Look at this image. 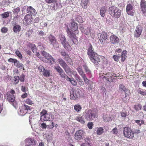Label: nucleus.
<instances>
[{
	"label": "nucleus",
	"instance_id": "nucleus-1",
	"mask_svg": "<svg viewBox=\"0 0 146 146\" xmlns=\"http://www.w3.org/2000/svg\"><path fill=\"white\" fill-rule=\"evenodd\" d=\"M71 25L72 26V31H71L68 27H67L66 32L70 38H74L72 41L73 43L75 44L76 43V41L77 42V40L76 38V35L78 34L79 31L78 29V24L75 22L73 19H71Z\"/></svg>",
	"mask_w": 146,
	"mask_h": 146
},
{
	"label": "nucleus",
	"instance_id": "nucleus-2",
	"mask_svg": "<svg viewBox=\"0 0 146 146\" xmlns=\"http://www.w3.org/2000/svg\"><path fill=\"white\" fill-rule=\"evenodd\" d=\"M85 118L88 121L93 120L94 119L97 118L98 116L97 111L89 110L86 111L85 113H84Z\"/></svg>",
	"mask_w": 146,
	"mask_h": 146
},
{
	"label": "nucleus",
	"instance_id": "nucleus-3",
	"mask_svg": "<svg viewBox=\"0 0 146 146\" xmlns=\"http://www.w3.org/2000/svg\"><path fill=\"white\" fill-rule=\"evenodd\" d=\"M109 12L112 17L117 19L119 18L121 14V11L118 8L114 6L109 7Z\"/></svg>",
	"mask_w": 146,
	"mask_h": 146
},
{
	"label": "nucleus",
	"instance_id": "nucleus-4",
	"mask_svg": "<svg viewBox=\"0 0 146 146\" xmlns=\"http://www.w3.org/2000/svg\"><path fill=\"white\" fill-rule=\"evenodd\" d=\"M123 132L124 136L125 137L129 139H132L134 137V132L129 127H124Z\"/></svg>",
	"mask_w": 146,
	"mask_h": 146
},
{
	"label": "nucleus",
	"instance_id": "nucleus-5",
	"mask_svg": "<svg viewBox=\"0 0 146 146\" xmlns=\"http://www.w3.org/2000/svg\"><path fill=\"white\" fill-rule=\"evenodd\" d=\"M134 7V5L132 1H128L126 7V11L128 15L131 16L134 15L135 11Z\"/></svg>",
	"mask_w": 146,
	"mask_h": 146
},
{
	"label": "nucleus",
	"instance_id": "nucleus-6",
	"mask_svg": "<svg viewBox=\"0 0 146 146\" xmlns=\"http://www.w3.org/2000/svg\"><path fill=\"white\" fill-rule=\"evenodd\" d=\"M116 74L112 72L106 73L104 76V78L110 82H113L117 79Z\"/></svg>",
	"mask_w": 146,
	"mask_h": 146
},
{
	"label": "nucleus",
	"instance_id": "nucleus-7",
	"mask_svg": "<svg viewBox=\"0 0 146 146\" xmlns=\"http://www.w3.org/2000/svg\"><path fill=\"white\" fill-rule=\"evenodd\" d=\"M60 38L61 42L64 47L68 51H70L71 48L70 45L68 42L66 41V38L65 36L62 35H61L60 36Z\"/></svg>",
	"mask_w": 146,
	"mask_h": 146
},
{
	"label": "nucleus",
	"instance_id": "nucleus-8",
	"mask_svg": "<svg viewBox=\"0 0 146 146\" xmlns=\"http://www.w3.org/2000/svg\"><path fill=\"white\" fill-rule=\"evenodd\" d=\"M58 61L60 65L63 68L67 73H69L71 72L70 68L67 65L65 61L62 58H59Z\"/></svg>",
	"mask_w": 146,
	"mask_h": 146
},
{
	"label": "nucleus",
	"instance_id": "nucleus-9",
	"mask_svg": "<svg viewBox=\"0 0 146 146\" xmlns=\"http://www.w3.org/2000/svg\"><path fill=\"white\" fill-rule=\"evenodd\" d=\"M78 73L83 79L85 83L86 84H89V80L86 77V74H85L82 66H78L76 69Z\"/></svg>",
	"mask_w": 146,
	"mask_h": 146
},
{
	"label": "nucleus",
	"instance_id": "nucleus-10",
	"mask_svg": "<svg viewBox=\"0 0 146 146\" xmlns=\"http://www.w3.org/2000/svg\"><path fill=\"white\" fill-rule=\"evenodd\" d=\"M108 38V35L107 33L102 32L100 34V37L99 38V40L101 44H104L107 42Z\"/></svg>",
	"mask_w": 146,
	"mask_h": 146
},
{
	"label": "nucleus",
	"instance_id": "nucleus-11",
	"mask_svg": "<svg viewBox=\"0 0 146 146\" xmlns=\"http://www.w3.org/2000/svg\"><path fill=\"white\" fill-rule=\"evenodd\" d=\"M15 91L13 90H11L10 92H7L6 94L7 98L10 102H13L15 100V97L14 94Z\"/></svg>",
	"mask_w": 146,
	"mask_h": 146
},
{
	"label": "nucleus",
	"instance_id": "nucleus-12",
	"mask_svg": "<svg viewBox=\"0 0 146 146\" xmlns=\"http://www.w3.org/2000/svg\"><path fill=\"white\" fill-rule=\"evenodd\" d=\"M23 107V109L20 110L21 113H22V115H24L27 113H30L31 110V108L30 106L26 104H24Z\"/></svg>",
	"mask_w": 146,
	"mask_h": 146
},
{
	"label": "nucleus",
	"instance_id": "nucleus-13",
	"mask_svg": "<svg viewBox=\"0 0 146 146\" xmlns=\"http://www.w3.org/2000/svg\"><path fill=\"white\" fill-rule=\"evenodd\" d=\"M89 58L93 63L96 65H98V62L100 61V59L99 56L97 54H95L92 57H91Z\"/></svg>",
	"mask_w": 146,
	"mask_h": 146
},
{
	"label": "nucleus",
	"instance_id": "nucleus-14",
	"mask_svg": "<svg viewBox=\"0 0 146 146\" xmlns=\"http://www.w3.org/2000/svg\"><path fill=\"white\" fill-rule=\"evenodd\" d=\"M50 44L53 46L58 47V44L56 38L51 34H50L48 37Z\"/></svg>",
	"mask_w": 146,
	"mask_h": 146
},
{
	"label": "nucleus",
	"instance_id": "nucleus-15",
	"mask_svg": "<svg viewBox=\"0 0 146 146\" xmlns=\"http://www.w3.org/2000/svg\"><path fill=\"white\" fill-rule=\"evenodd\" d=\"M84 131L82 130L81 129L77 131L74 135V138L77 140H80L82 137L83 136Z\"/></svg>",
	"mask_w": 146,
	"mask_h": 146
},
{
	"label": "nucleus",
	"instance_id": "nucleus-16",
	"mask_svg": "<svg viewBox=\"0 0 146 146\" xmlns=\"http://www.w3.org/2000/svg\"><path fill=\"white\" fill-rule=\"evenodd\" d=\"M33 20V17L32 15L27 14L24 17V23L26 25L30 24Z\"/></svg>",
	"mask_w": 146,
	"mask_h": 146
},
{
	"label": "nucleus",
	"instance_id": "nucleus-17",
	"mask_svg": "<svg viewBox=\"0 0 146 146\" xmlns=\"http://www.w3.org/2000/svg\"><path fill=\"white\" fill-rule=\"evenodd\" d=\"M42 55L46 58L48 60H49L51 63L52 62H55V59L52 56L48 53L44 51H41Z\"/></svg>",
	"mask_w": 146,
	"mask_h": 146
},
{
	"label": "nucleus",
	"instance_id": "nucleus-18",
	"mask_svg": "<svg viewBox=\"0 0 146 146\" xmlns=\"http://www.w3.org/2000/svg\"><path fill=\"white\" fill-rule=\"evenodd\" d=\"M142 31V29L140 26H137L134 32V36L136 38L139 37Z\"/></svg>",
	"mask_w": 146,
	"mask_h": 146
},
{
	"label": "nucleus",
	"instance_id": "nucleus-19",
	"mask_svg": "<svg viewBox=\"0 0 146 146\" xmlns=\"http://www.w3.org/2000/svg\"><path fill=\"white\" fill-rule=\"evenodd\" d=\"M110 40L111 43L113 44H116L119 42V38L115 35H111L110 37Z\"/></svg>",
	"mask_w": 146,
	"mask_h": 146
},
{
	"label": "nucleus",
	"instance_id": "nucleus-20",
	"mask_svg": "<svg viewBox=\"0 0 146 146\" xmlns=\"http://www.w3.org/2000/svg\"><path fill=\"white\" fill-rule=\"evenodd\" d=\"M140 7L143 13H146V1L145 0H141Z\"/></svg>",
	"mask_w": 146,
	"mask_h": 146
},
{
	"label": "nucleus",
	"instance_id": "nucleus-21",
	"mask_svg": "<svg viewBox=\"0 0 146 146\" xmlns=\"http://www.w3.org/2000/svg\"><path fill=\"white\" fill-rule=\"evenodd\" d=\"M93 48L91 44L90 43L89 45V47L88 49L87 54L89 56V58L91 57H92L95 54H97L94 52V50L92 49Z\"/></svg>",
	"mask_w": 146,
	"mask_h": 146
},
{
	"label": "nucleus",
	"instance_id": "nucleus-22",
	"mask_svg": "<svg viewBox=\"0 0 146 146\" xmlns=\"http://www.w3.org/2000/svg\"><path fill=\"white\" fill-rule=\"evenodd\" d=\"M74 93L75 95L77 96L78 98L80 97L82 93V91L79 88H78L75 87L72 88L71 90Z\"/></svg>",
	"mask_w": 146,
	"mask_h": 146
},
{
	"label": "nucleus",
	"instance_id": "nucleus-23",
	"mask_svg": "<svg viewBox=\"0 0 146 146\" xmlns=\"http://www.w3.org/2000/svg\"><path fill=\"white\" fill-rule=\"evenodd\" d=\"M27 13L30 15H34L36 14L35 10L31 6L28 7L27 8Z\"/></svg>",
	"mask_w": 146,
	"mask_h": 146
},
{
	"label": "nucleus",
	"instance_id": "nucleus-24",
	"mask_svg": "<svg viewBox=\"0 0 146 146\" xmlns=\"http://www.w3.org/2000/svg\"><path fill=\"white\" fill-rule=\"evenodd\" d=\"M90 0H81L80 3V5L81 7L83 9H86L87 8V5Z\"/></svg>",
	"mask_w": 146,
	"mask_h": 146
},
{
	"label": "nucleus",
	"instance_id": "nucleus-25",
	"mask_svg": "<svg viewBox=\"0 0 146 146\" xmlns=\"http://www.w3.org/2000/svg\"><path fill=\"white\" fill-rule=\"evenodd\" d=\"M66 80L67 81H69L72 85L73 86H76L77 84V82L76 80L73 78H70L68 76H67V78H66Z\"/></svg>",
	"mask_w": 146,
	"mask_h": 146
},
{
	"label": "nucleus",
	"instance_id": "nucleus-26",
	"mask_svg": "<svg viewBox=\"0 0 146 146\" xmlns=\"http://www.w3.org/2000/svg\"><path fill=\"white\" fill-rule=\"evenodd\" d=\"M119 90L121 91H124L125 93V95L127 96L128 94L126 93L127 89L123 84H120L119 85Z\"/></svg>",
	"mask_w": 146,
	"mask_h": 146
},
{
	"label": "nucleus",
	"instance_id": "nucleus-27",
	"mask_svg": "<svg viewBox=\"0 0 146 146\" xmlns=\"http://www.w3.org/2000/svg\"><path fill=\"white\" fill-rule=\"evenodd\" d=\"M21 26L18 25H16L13 27V30L15 33L19 32L21 30Z\"/></svg>",
	"mask_w": 146,
	"mask_h": 146
},
{
	"label": "nucleus",
	"instance_id": "nucleus-28",
	"mask_svg": "<svg viewBox=\"0 0 146 146\" xmlns=\"http://www.w3.org/2000/svg\"><path fill=\"white\" fill-rule=\"evenodd\" d=\"M25 143H28L30 145H33L35 144V141L33 139L28 138L25 140Z\"/></svg>",
	"mask_w": 146,
	"mask_h": 146
},
{
	"label": "nucleus",
	"instance_id": "nucleus-29",
	"mask_svg": "<svg viewBox=\"0 0 146 146\" xmlns=\"http://www.w3.org/2000/svg\"><path fill=\"white\" fill-rule=\"evenodd\" d=\"M28 46L29 48H30L32 50L33 53H36L37 52L35 44L29 43L28 44Z\"/></svg>",
	"mask_w": 146,
	"mask_h": 146
},
{
	"label": "nucleus",
	"instance_id": "nucleus-30",
	"mask_svg": "<svg viewBox=\"0 0 146 146\" xmlns=\"http://www.w3.org/2000/svg\"><path fill=\"white\" fill-rule=\"evenodd\" d=\"M14 65L20 69H23V70H25L24 66L22 64L20 63L19 61L17 60L16 62H14Z\"/></svg>",
	"mask_w": 146,
	"mask_h": 146
},
{
	"label": "nucleus",
	"instance_id": "nucleus-31",
	"mask_svg": "<svg viewBox=\"0 0 146 146\" xmlns=\"http://www.w3.org/2000/svg\"><path fill=\"white\" fill-rule=\"evenodd\" d=\"M83 67L86 72L87 73L90 77L91 76V71L88 68L87 65L86 64H84L83 65Z\"/></svg>",
	"mask_w": 146,
	"mask_h": 146
},
{
	"label": "nucleus",
	"instance_id": "nucleus-32",
	"mask_svg": "<svg viewBox=\"0 0 146 146\" xmlns=\"http://www.w3.org/2000/svg\"><path fill=\"white\" fill-rule=\"evenodd\" d=\"M51 116V115H50L49 113H48L46 115H45L44 117H43V118H41L40 120L42 121H50V117Z\"/></svg>",
	"mask_w": 146,
	"mask_h": 146
},
{
	"label": "nucleus",
	"instance_id": "nucleus-33",
	"mask_svg": "<svg viewBox=\"0 0 146 146\" xmlns=\"http://www.w3.org/2000/svg\"><path fill=\"white\" fill-rule=\"evenodd\" d=\"M25 102L27 104L31 106H34V102L31 100V98H28L25 100Z\"/></svg>",
	"mask_w": 146,
	"mask_h": 146
},
{
	"label": "nucleus",
	"instance_id": "nucleus-34",
	"mask_svg": "<svg viewBox=\"0 0 146 146\" xmlns=\"http://www.w3.org/2000/svg\"><path fill=\"white\" fill-rule=\"evenodd\" d=\"M127 54V51L125 50H123L121 54V61L122 62H123L125 60L126 58V54Z\"/></svg>",
	"mask_w": 146,
	"mask_h": 146
},
{
	"label": "nucleus",
	"instance_id": "nucleus-35",
	"mask_svg": "<svg viewBox=\"0 0 146 146\" xmlns=\"http://www.w3.org/2000/svg\"><path fill=\"white\" fill-rule=\"evenodd\" d=\"M76 120L82 124H84L85 121L82 116H78L76 118Z\"/></svg>",
	"mask_w": 146,
	"mask_h": 146
},
{
	"label": "nucleus",
	"instance_id": "nucleus-36",
	"mask_svg": "<svg viewBox=\"0 0 146 146\" xmlns=\"http://www.w3.org/2000/svg\"><path fill=\"white\" fill-rule=\"evenodd\" d=\"M60 53L61 55L63 56L64 58L65 61L70 58L69 55L65 52H61Z\"/></svg>",
	"mask_w": 146,
	"mask_h": 146
},
{
	"label": "nucleus",
	"instance_id": "nucleus-37",
	"mask_svg": "<svg viewBox=\"0 0 146 146\" xmlns=\"http://www.w3.org/2000/svg\"><path fill=\"white\" fill-rule=\"evenodd\" d=\"M100 11L101 16L102 17H104L106 11V7H102L100 10Z\"/></svg>",
	"mask_w": 146,
	"mask_h": 146
},
{
	"label": "nucleus",
	"instance_id": "nucleus-38",
	"mask_svg": "<svg viewBox=\"0 0 146 146\" xmlns=\"http://www.w3.org/2000/svg\"><path fill=\"white\" fill-rule=\"evenodd\" d=\"M70 98L71 99L73 100H76L78 99L77 96L75 95L74 93H73V92L71 91H70Z\"/></svg>",
	"mask_w": 146,
	"mask_h": 146
},
{
	"label": "nucleus",
	"instance_id": "nucleus-39",
	"mask_svg": "<svg viewBox=\"0 0 146 146\" xmlns=\"http://www.w3.org/2000/svg\"><path fill=\"white\" fill-rule=\"evenodd\" d=\"M20 11V8L19 7H17L15 9H14L13 10V12L14 14H17ZM18 15H17V16L16 17H15L14 18H18Z\"/></svg>",
	"mask_w": 146,
	"mask_h": 146
},
{
	"label": "nucleus",
	"instance_id": "nucleus-40",
	"mask_svg": "<svg viewBox=\"0 0 146 146\" xmlns=\"http://www.w3.org/2000/svg\"><path fill=\"white\" fill-rule=\"evenodd\" d=\"M76 21L79 23H82L83 22V20L82 17L79 15H77L75 18Z\"/></svg>",
	"mask_w": 146,
	"mask_h": 146
},
{
	"label": "nucleus",
	"instance_id": "nucleus-41",
	"mask_svg": "<svg viewBox=\"0 0 146 146\" xmlns=\"http://www.w3.org/2000/svg\"><path fill=\"white\" fill-rule=\"evenodd\" d=\"M2 18L3 19H6L9 16V12H6L1 14L0 15Z\"/></svg>",
	"mask_w": 146,
	"mask_h": 146
},
{
	"label": "nucleus",
	"instance_id": "nucleus-42",
	"mask_svg": "<svg viewBox=\"0 0 146 146\" xmlns=\"http://www.w3.org/2000/svg\"><path fill=\"white\" fill-rule=\"evenodd\" d=\"M43 75L47 77L50 76V70H44L43 72Z\"/></svg>",
	"mask_w": 146,
	"mask_h": 146
},
{
	"label": "nucleus",
	"instance_id": "nucleus-43",
	"mask_svg": "<svg viewBox=\"0 0 146 146\" xmlns=\"http://www.w3.org/2000/svg\"><path fill=\"white\" fill-rule=\"evenodd\" d=\"M74 109L77 112L80 111L82 108L80 105L79 104H76L74 106Z\"/></svg>",
	"mask_w": 146,
	"mask_h": 146
},
{
	"label": "nucleus",
	"instance_id": "nucleus-44",
	"mask_svg": "<svg viewBox=\"0 0 146 146\" xmlns=\"http://www.w3.org/2000/svg\"><path fill=\"white\" fill-rule=\"evenodd\" d=\"M48 113L47 110L44 109H43L40 113V115H41L40 119L42 118H43V117H44V116Z\"/></svg>",
	"mask_w": 146,
	"mask_h": 146
},
{
	"label": "nucleus",
	"instance_id": "nucleus-45",
	"mask_svg": "<svg viewBox=\"0 0 146 146\" xmlns=\"http://www.w3.org/2000/svg\"><path fill=\"white\" fill-rule=\"evenodd\" d=\"M104 129L102 127H99L98 128L97 130V135H101L103 132Z\"/></svg>",
	"mask_w": 146,
	"mask_h": 146
},
{
	"label": "nucleus",
	"instance_id": "nucleus-46",
	"mask_svg": "<svg viewBox=\"0 0 146 146\" xmlns=\"http://www.w3.org/2000/svg\"><path fill=\"white\" fill-rule=\"evenodd\" d=\"M20 79V78L19 76H15L13 78L14 84H17L19 81Z\"/></svg>",
	"mask_w": 146,
	"mask_h": 146
},
{
	"label": "nucleus",
	"instance_id": "nucleus-47",
	"mask_svg": "<svg viewBox=\"0 0 146 146\" xmlns=\"http://www.w3.org/2000/svg\"><path fill=\"white\" fill-rule=\"evenodd\" d=\"M142 108L141 105L139 104H138L136 105H134V108L136 111H138L141 110Z\"/></svg>",
	"mask_w": 146,
	"mask_h": 146
},
{
	"label": "nucleus",
	"instance_id": "nucleus-48",
	"mask_svg": "<svg viewBox=\"0 0 146 146\" xmlns=\"http://www.w3.org/2000/svg\"><path fill=\"white\" fill-rule=\"evenodd\" d=\"M103 118L104 121H108L111 120V117L108 115H104Z\"/></svg>",
	"mask_w": 146,
	"mask_h": 146
},
{
	"label": "nucleus",
	"instance_id": "nucleus-49",
	"mask_svg": "<svg viewBox=\"0 0 146 146\" xmlns=\"http://www.w3.org/2000/svg\"><path fill=\"white\" fill-rule=\"evenodd\" d=\"M59 74L61 77L64 78H66H66H67V76H68L65 74L63 70L61 71V72H60Z\"/></svg>",
	"mask_w": 146,
	"mask_h": 146
},
{
	"label": "nucleus",
	"instance_id": "nucleus-50",
	"mask_svg": "<svg viewBox=\"0 0 146 146\" xmlns=\"http://www.w3.org/2000/svg\"><path fill=\"white\" fill-rule=\"evenodd\" d=\"M54 68L56 70L59 74L63 70L62 68L59 66H54Z\"/></svg>",
	"mask_w": 146,
	"mask_h": 146
},
{
	"label": "nucleus",
	"instance_id": "nucleus-51",
	"mask_svg": "<svg viewBox=\"0 0 146 146\" xmlns=\"http://www.w3.org/2000/svg\"><path fill=\"white\" fill-rule=\"evenodd\" d=\"M33 32V31L32 30H29L27 31L26 34V35L27 36H30L32 34Z\"/></svg>",
	"mask_w": 146,
	"mask_h": 146
},
{
	"label": "nucleus",
	"instance_id": "nucleus-52",
	"mask_svg": "<svg viewBox=\"0 0 146 146\" xmlns=\"http://www.w3.org/2000/svg\"><path fill=\"white\" fill-rule=\"evenodd\" d=\"M135 122L140 126H141L142 124H143L144 123V121L142 120H135Z\"/></svg>",
	"mask_w": 146,
	"mask_h": 146
},
{
	"label": "nucleus",
	"instance_id": "nucleus-53",
	"mask_svg": "<svg viewBox=\"0 0 146 146\" xmlns=\"http://www.w3.org/2000/svg\"><path fill=\"white\" fill-rule=\"evenodd\" d=\"M8 29L5 27H4L2 28L1 29V31L3 33H7L8 31Z\"/></svg>",
	"mask_w": 146,
	"mask_h": 146
},
{
	"label": "nucleus",
	"instance_id": "nucleus-54",
	"mask_svg": "<svg viewBox=\"0 0 146 146\" xmlns=\"http://www.w3.org/2000/svg\"><path fill=\"white\" fill-rule=\"evenodd\" d=\"M72 73L74 78L76 79L79 76L78 74H77L76 71V70H73L72 71H71V72L70 73Z\"/></svg>",
	"mask_w": 146,
	"mask_h": 146
},
{
	"label": "nucleus",
	"instance_id": "nucleus-55",
	"mask_svg": "<svg viewBox=\"0 0 146 146\" xmlns=\"http://www.w3.org/2000/svg\"><path fill=\"white\" fill-rule=\"evenodd\" d=\"M84 140L85 142L86 143H85L86 145H91L90 143V139L89 137H86L85 139Z\"/></svg>",
	"mask_w": 146,
	"mask_h": 146
},
{
	"label": "nucleus",
	"instance_id": "nucleus-56",
	"mask_svg": "<svg viewBox=\"0 0 146 146\" xmlns=\"http://www.w3.org/2000/svg\"><path fill=\"white\" fill-rule=\"evenodd\" d=\"M56 8L55 7V6L53 7V8L54 9H59L62 7L61 4L60 3H56Z\"/></svg>",
	"mask_w": 146,
	"mask_h": 146
},
{
	"label": "nucleus",
	"instance_id": "nucleus-57",
	"mask_svg": "<svg viewBox=\"0 0 146 146\" xmlns=\"http://www.w3.org/2000/svg\"><path fill=\"white\" fill-rule=\"evenodd\" d=\"M66 61L69 64H70V65L73 66V65L74 64L73 61L70 57Z\"/></svg>",
	"mask_w": 146,
	"mask_h": 146
},
{
	"label": "nucleus",
	"instance_id": "nucleus-58",
	"mask_svg": "<svg viewBox=\"0 0 146 146\" xmlns=\"http://www.w3.org/2000/svg\"><path fill=\"white\" fill-rule=\"evenodd\" d=\"M15 52L17 55L20 58H22V54L19 51V50H16Z\"/></svg>",
	"mask_w": 146,
	"mask_h": 146
},
{
	"label": "nucleus",
	"instance_id": "nucleus-59",
	"mask_svg": "<svg viewBox=\"0 0 146 146\" xmlns=\"http://www.w3.org/2000/svg\"><path fill=\"white\" fill-rule=\"evenodd\" d=\"M138 92L139 93L142 95H146V90H144L143 91H141V90H139Z\"/></svg>",
	"mask_w": 146,
	"mask_h": 146
},
{
	"label": "nucleus",
	"instance_id": "nucleus-60",
	"mask_svg": "<svg viewBox=\"0 0 146 146\" xmlns=\"http://www.w3.org/2000/svg\"><path fill=\"white\" fill-rule=\"evenodd\" d=\"M93 125V124L92 122H89L88 123L87 126L89 129H92Z\"/></svg>",
	"mask_w": 146,
	"mask_h": 146
},
{
	"label": "nucleus",
	"instance_id": "nucleus-61",
	"mask_svg": "<svg viewBox=\"0 0 146 146\" xmlns=\"http://www.w3.org/2000/svg\"><path fill=\"white\" fill-rule=\"evenodd\" d=\"M46 3L50 4L53 3H56V0H46Z\"/></svg>",
	"mask_w": 146,
	"mask_h": 146
},
{
	"label": "nucleus",
	"instance_id": "nucleus-62",
	"mask_svg": "<svg viewBox=\"0 0 146 146\" xmlns=\"http://www.w3.org/2000/svg\"><path fill=\"white\" fill-rule=\"evenodd\" d=\"M38 69L40 72H43L45 70L43 66L42 65H40L39 66Z\"/></svg>",
	"mask_w": 146,
	"mask_h": 146
},
{
	"label": "nucleus",
	"instance_id": "nucleus-63",
	"mask_svg": "<svg viewBox=\"0 0 146 146\" xmlns=\"http://www.w3.org/2000/svg\"><path fill=\"white\" fill-rule=\"evenodd\" d=\"M127 115V114L126 112H122L121 113V116L123 117H125Z\"/></svg>",
	"mask_w": 146,
	"mask_h": 146
},
{
	"label": "nucleus",
	"instance_id": "nucleus-64",
	"mask_svg": "<svg viewBox=\"0 0 146 146\" xmlns=\"http://www.w3.org/2000/svg\"><path fill=\"white\" fill-rule=\"evenodd\" d=\"M25 76L23 74L22 76H20L19 80L21 82H24L25 81Z\"/></svg>",
	"mask_w": 146,
	"mask_h": 146
}]
</instances>
